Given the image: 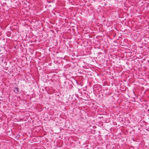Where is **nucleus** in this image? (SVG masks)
Instances as JSON below:
<instances>
[{
	"instance_id": "nucleus-1",
	"label": "nucleus",
	"mask_w": 149,
	"mask_h": 149,
	"mask_svg": "<svg viewBox=\"0 0 149 149\" xmlns=\"http://www.w3.org/2000/svg\"><path fill=\"white\" fill-rule=\"evenodd\" d=\"M15 90H16L17 93H18L19 92V89L17 87H15L14 88Z\"/></svg>"
}]
</instances>
